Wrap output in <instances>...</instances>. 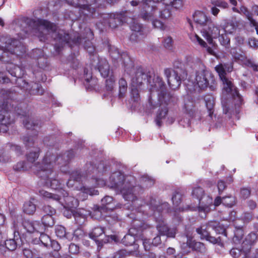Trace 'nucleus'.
I'll list each match as a JSON object with an SVG mask.
<instances>
[{"label":"nucleus","instance_id":"nucleus-1","mask_svg":"<svg viewBox=\"0 0 258 258\" xmlns=\"http://www.w3.org/2000/svg\"><path fill=\"white\" fill-rule=\"evenodd\" d=\"M31 24L34 26L33 31L38 36L40 41H45L48 39V35H51L54 41V48L55 51L59 53L61 48L66 44L71 46L70 41L76 45L81 44L84 41V47L92 55L91 60V65L94 69H97L100 72L103 77L108 76L110 73V67L107 60L105 58L100 57L95 53V48L92 45L90 40L93 39V33L89 28L85 30L86 36L82 37L77 35L76 38H71L69 33L63 30H57L56 25L50 22L42 19L37 20H31Z\"/></svg>","mask_w":258,"mask_h":258},{"label":"nucleus","instance_id":"nucleus-2","mask_svg":"<svg viewBox=\"0 0 258 258\" xmlns=\"http://www.w3.org/2000/svg\"><path fill=\"white\" fill-rule=\"evenodd\" d=\"M86 167L87 168L86 175L94 182L95 186H103L106 185L110 188L120 192L124 200L132 202L133 207L136 208L137 210L139 209V206L143 208L144 210L151 207L155 215L156 213L155 209L157 211L160 210V206L156 207L152 205H142V201L138 199L137 197V189L140 187L134 185L135 183L134 177L131 175L125 176L120 171H116L112 173L108 181L106 182L102 177L107 170V167L104 163H98L97 167L91 163L87 164ZM150 205H152V203Z\"/></svg>","mask_w":258,"mask_h":258},{"label":"nucleus","instance_id":"nucleus-3","mask_svg":"<svg viewBox=\"0 0 258 258\" xmlns=\"http://www.w3.org/2000/svg\"><path fill=\"white\" fill-rule=\"evenodd\" d=\"M0 60L9 63L7 67L9 73L16 77V83L22 89L28 91L30 94L42 95L44 90L40 85L36 83L29 84L23 78L24 71L19 66L11 62L18 56H22L26 52V48L19 40L9 37L0 38Z\"/></svg>","mask_w":258,"mask_h":258},{"label":"nucleus","instance_id":"nucleus-4","mask_svg":"<svg viewBox=\"0 0 258 258\" xmlns=\"http://www.w3.org/2000/svg\"><path fill=\"white\" fill-rule=\"evenodd\" d=\"M75 153L73 150H70L63 154L56 156L47 152L45 155L41 163H35L31 168L37 175L45 180V184L51 188L58 190L60 194L62 184L55 178V173L53 171L55 165H66L73 158Z\"/></svg>","mask_w":258,"mask_h":258},{"label":"nucleus","instance_id":"nucleus-5","mask_svg":"<svg viewBox=\"0 0 258 258\" xmlns=\"http://www.w3.org/2000/svg\"><path fill=\"white\" fill-rule=\"evenodd\" d=\"M148 82L149 84V90L150 95L149 98V104L151 107L154 108L155 106L154 105V101L153 97L155 96L158 98L159 102L163 103V101L167 103V99L168 101L173 100L174 96L166 92V87L162 79L157 74L152 73L148 79Z\"/></svg>","mask_w":258,"mask_h":258},{"label":"nucleus","instance_id":"nucleus-6","mask_svg":"<svg viewBox=\"0 0 258 258\" xmlns=\"http://www.w3.org/2000/svg\"><path fill=\"white\" fill-rule=\"evenodd\" d=\"M194 22L202 27V36L210 43L213 42V38L216 37L219 33L220 25L214 22L211 18L200 11H197L193 15Z\"/></svg>","mask_w":258,"mask_h":258},{"label":"nucleus","instance_id":"nucleus-7","mask_svg":"<svg viewBox=\"0 0 258 258\" xmlns=\"http://www.w3.org/2000/svg\"><path fill=\"white\" fill-rule=\"evenodd\" d=\"M140 208L144 209L143 208H141V206H139V209L137 210V209L135 208L136 211H138V215H137V217L133 220V227L129 229L128 234L125 235L121 239L122 243L125 245L134 246V250H131L130 252L132 254L136 255L139 254V251H138L139 244L135 243V241L139 240V236H141L142 232H143L144 231L147 229L150 228L149 225L136 219L140 217L138 215L142 211V209H140ZM145 210L146 209L143 210L144 213Z\"/></svg>","mask_w":258,"mask_h":258},{"label":"nucleus","instance_id":"nucleus-8","mask_svg":"<svg viewBox=\"0 0 258 258\" xmlns=\"http://www.w3.org/2000/svg\"><path fill=\"white\" fill-rule=\"evenodd\" d=\"M221 80L223 82V90L231 94L235 101V106L239 107L242 103V98L240 95L237 88L233 85L231 81L226 77V72H231L233 71V63L231 62L220 64L215 68Z\"/></svg>","mask_w":258,"mask_h":258},{"label":"nucleus","instance_id":"nucleus-9","mask_svg":"<svg viewBox=\"0 0 258 258\" xmlns=\"http://www.w3.org/2000/svg\"><path fill=\"white\" fill-rule=\"evenodd\" d=\"M39 194L46 199L61 203L65 209H75L79 205L78 199L73 196H70L69 194L63 189L60 190V194L62 196L63 202L61 201L62 198L57 194H52L44 190H39Z\"/></svg>","mask_w":258,"mask_h":258},{"label":"nucleus","instance_id":"nucleus-10","mask_svg":"<svg viewBox=\"0 0 258 258\" xmlns=\"http://www.w3.org/2000/svg\"><path fill=\"white\" fill-rule=\"evenodd\" d=\"M182 64L178 61L174 63V68H175L174 80L171 78L172 69L169 68L164 69V75L167 80L169 86L172 89L174 90L178 88L180 86L181 81L187 77V72L182 67Z\"/></svg>","mask_w":258,"mask_h":258},{"label":"nucleus","instance_id":"nucleus-11","mask_svg":"<svg viewBox=\"0 0 258 258\" xmlns=\"http://www.w3.org/2000/svg\"><path fill=\"white\" fill-rule=\"evenodd\" d=\"M210 78L213 80L212 74L208 71L202 70L196 73L194 79L189 81L187 88L190 91L203 90L209 85Z\"/></svg>","mask_w":258,"mask_h":258},{"label":"nucleus","instance_id":"nucleus-12","mask_svg":"<svg viewBox=\"0 0 258 258\" xmlns=\"http://www.w3.org/2000/svg\"><path fill=\"white\" fill-rule=\"evenodd\" d=\"M192 194L193 197L198 199L199 206L192 208L191 210H198L200 213L204 212L205 214L209 212V206H212V203H213L212 198L209 196L204 195V191L200 187L194 188Z\"/></svg>","mask_w":258,"mask_h":258},{"label":"nucleus","instance_id":"nucleus-13","mask_svg":"<svg viewBox=\"0 0 258 258\" xmlns=\"http://www.w3.org/2000/svg\"><path fill=\"white\" fill-rule=\"evenodd\" d=\"M109 52L112 58L117 61H121L124 67V71L128 74H130L131 70L134 68V65L128 54L123 52L120 53L117 48L114 46H110Z\"/></svg>","mask_w":258,"mask_h":258},{"label":"nucleus","instance_id":"nucleus-14","mask_svg":"<svg viewBox=\"0 0 258 258\" xmlns=\"http://www.w3.org/2000/svg\"><path fill=\"white\" fill-rule=\"evenodd\" d=\"M126 13L104 14L101 16V23L104 27L116 28L118 25L128 21Z\"/></svg>","mask_w":258,"mask_h":258},{"label":"nucleus","instance_id":"nucleus-15","mask_svg":"<svg viewBox=\"0 0 258 258\" xmlns=\"http://www.w3.org/2000/svg\"><path fill=\"white\" fill-rule=\"evenodd\" d=\"M154 8L155 7L153 5H152V7L144 5L145 10L141 13V17L145 21L151 22L154 27L163 30L164 29L163 23L157 19L159 12Z\"/></svg>","mask_w":258,"mask_h":258},{"label":"nucleus","instance_id":"nucleus-16","mask_svg":"<svg viewBox=\"0 0 258 258\" xmlns=\"http://www.w3.org/2000/svg\"><path fill=\"white\" fill-rule=\"evenodd\" d=\"M121 208L120 205L116 204L110 196H105L101 200V206L93 213H88V214L96 219H100L103 216L102 212L107 210H113L114 209Z\"/></svg>","mask_w":258,"mask_h":258},{"label":"nucleus","instance_id":"nucleus-17","mask_svg":"<svg viewBox=\"0 0 258 258\" xmlns=\"http://www.w3.org/2000/svg\"><path fill=\"white\" fill-rule=\"evenodd\" d=\"M23 123L27 130L35 131L33 136L24 137L23 141L26 146L30 147L34 145L37 134L36 128L38 127V121L34 120L29 115L23 116Z\"/></svg>","mask_w":258,"mask_h":258},{"label":"nucleus","instance_id":"nucleus-18","mask_svg":"<svg viewBox=\"0 0 258 258\" xmlns=\"http://www.w3.org/2000/svg\"><path fill=\"white\" fill-rule=\"evenodd\" d=\"M22 243L19 232L16 227L15 222L14 223L13 237L5 241L4 244H0V252L2 254L6 251V249L10 251L16 249L18 246Z\"/></svg>","mask_w":258,"mask_h":258},{"label":"nucleus","instance_id":"nucleus-19","mask_svg":"<svg viewBox=\"0 0 258 258\" xmlns=\"http://www.w3.org/2000/svg\"><path fill=\"white\" fill-rule=\"evenodd\" d=\"M9 103L7 100L0 104V130L4 133L8 131V125L13 122L9 112Z\"/></svg>","mask_w":258,"mask_h":258},{"label":"nucleus","instance_id":"nucleus-20","mask_svg":"<svg viewBox=\"0 0 258 258\" xmlns=\"http://www.w3.org/2000/svg\"><path fill=\"white\" fill-rule=\"evenodd\" d=\"M234 29V26L231 24L228 23L225 27L220 25L219 33L216 37L213 38V39L218 38L220 44L225 48H228L230 46V40L226 33L231 34L233 33Z\"/></svg>","mask_w":258,"mask_h":258},{"label":"nucleus","instance_id":"nucleus-21","mask_svg":"<svg viewBox=\"0 0 258 258\" xmlns=\"http://www.w3.org/2000/svg\"><path fill=\"white\" fill-rule=\"evenodd\" d=\"M167 100V103H165L164 101L163 103H161V102H159L160 103V108H159L158 111L157 112L156 118L155 119V121L157 125L159 127H160L162 125V120L165 119L166 116L168 109L167 107V105L169 104L170 102H172L175 101V98L172 100H170V101H168L167 99H165Z\"/></svg>","mask_w":258,"mask_h":258},{"label":"nucleus","instance_id":"nucleus-22","mask_svg":"<svg viewBox=\"0 0 258 258\" xmlns=\"http://www.w3.org/2000/svg\"><path fill=\"white\" fill-rule=\"evenodd\" d=\"M132 21L130 27L133 32L130 36V40L132 41H137L143 37V27L137 21L134 20Z\"/></svg>","mask_w":258,"mask_h":258},{"label":"nucleus","instance_id":"nucleus-23","mask_svg":"<svg viewBox=\"0 0 258 258\" xmlns=\"http://www.w3.org/2000/svg\"><path fill=\"white\" fill-rule=\"evenodd\" d=\"M157 228L162 235H166L167 237L174 238L176 234L175 228H169L163 220H159Z\"/></svg>","mask_w":258,"mask_h":258},{"label":"nucleus","instance_id":"nucleus-24","mask_svg":"<svg viewBox=\"0 0 258 258\" xmlns=\"http://www.w3.org/2000/svg\"><path fill=\"white\" fill-rule=\"evenodd\" d=\"M186 244L193 250L204 253L206 251V248L204 244L200 242H197L192 240V237L189 233L186 234Z\"/></svg>","mask_w":258,"mask_h":258},{"label":"nucleus","instance_id":"nucleus-25","mask_svg":"<svg viewBox=\"0 0 258 258\" xmlns=\"http://www.w3.org/2000/svg\"><path fill=\"white\" fill-rule=\"evenodd\" d=\"M174 0H144V5L152 7L155 6L154 9L158 10L163 8L164 6H171Z\"/></svg>","mask_w":258,"mask_h":258},{"label":"nucleus","instance_id":"nucleus-26","mask_svg":"<svg viewBox=\"0 0 258 258\" xmlns=\"http://www.w3.org/2000/svg\"><path fill=\"white\" fill-rule=\"evenodd\" d=\"M151 75L152 73L151 72H149L148 74H145L141 70H138L136 73L135 77L132 80L131 85L135 87H140V86L142 85L143 81L145 80L146 79L148 80V79L149 78V76Z\"/></svg>","mask_w":258,"mask_h":258},{"label":"nucleus","instance_id":"nucleus-27","mask_svg":"<svg viewBox=\"0 0 258 258\" xmlns=\"http://www.w3.org/2000/svg\"><path fill=\"white\" fill-rule=\"evenodd\" d=\"M22 225L24 228L29 233H33L35 231L40 232V231L43 230V228H41L39 223L38 222H32L29 220H24L23 222Z\"/></svg>","mask_w":258,"mask_h":258},{"label":"nucleus","instance_id":"nucleus-28","mask_svg":"<svg viewBox=\"0 0 258 258\" xmlns=\"http://www.w3.org/2000/svg\"><path fill=\"white\" fill-rule=\"evenodd\" d=\"M204 100L207 109L208 115L211 118H212L215 105L214 97L211 95H207L205 96Z\"/></svg>","mask_w":258,"mask_h":258},{"label":"nucleus","instance_id":"nucleus-29","mask_svg":"<svg viewBox=\"0 0 258 258\" xmlns=\"http://www.w3.org/2000/svg\"><path fill=\"white\" fill-rule=\"evenodd\" d=\"M40 235L38 239L36 238L33 240V243L36 244H41L44 247H48L50 245L51 240L50 237L47 234L43 233L40 231Z\"/></svg>","mask_w":258,"mask_h":258},{"label":"nucleus","instance_id":"nucleus-30","mask_svg":"<svg viewBox=\"0 0 258 258\" xmlns=\"http://www.w3.org/2000/svg\"><path fill=\"white\" fill-rule=\"evenodd\" d=\"M84 178V177L81 174L80 171H73L70 175V179L67 182V186L68 187H73L75 182L82 180V179Z\"/></svg>","mask_w":258,"mask_h":258},{"label":"nucleus","instance_id":"nucleus-31","mask_svg":"<svg viewBox=\"0 0 258 258\" xmlns=\"http://www.w3.org/2000/svg\"><path fill=\"white\" fill-rule=\"evenodd\" d=\"M209 229L214 230L217 234H224L226 236L225 227L216 221H212L208 224Z\"/></svg>","mask_w":258,"mask_h":258},{"label":"nucleus","instance_id":"nucleus-32","mask_svg":"<svg viewBox=\"0 0 258 258\" xmlns=\"http://www.w3.org/2000/svg\"><path fill=\"white\" fill-rule=\"evenodd\" d=\"M184 108L185 112L190 116H193L195 112V106L192 100L189 99L188 97L184 100Z\"/></svg>","mask_w":258,"mask_h":258},{"label":"nucleus","instance_id":"nucleus-33","mask_svg":"<svg viewBox=\"0 0 258 258\" xmlns=\"http://www.w3.org/2000/svg\"><path fill=\"white\" fill-rule=\"evenodd\" d=\"M191 39L192 41L195 42H198V43L201 46L203 47H207V51L209 54L211 55H215V52L214 50L210 47H207V43L197 34H195L192 37H191Z\"/></svg>","mask_w":258,"mask_h":258},{"label":"nucleus","instance_id":"nucleus-34","mask_svg":"<svg viewBox=\"0 0 258 258\" xmlns=\"http://www.w3.org/2000/svg\"><path fill=\"white\" fill-rule=\"evenodd\" d=\"M103 234H104L103 228L97 227L92 229L91 232L89 233V235L91 239L95 241H99V240H97V239L102 236Z\"/></svg>","mask_w":258,"mask_h":258},{"label":"nucleus","instance_id":"nucleus-35","mask_svg":"<svg viewBox=\"0 0 258 258\" xmlns=\"http://www.w3.org/2000/svg\"><path fill=\"white\" fill-rule=\"evenodd\" d=\"M41 222L43 224V226L41 225H40V226L41 228H42V227L43 228V230L46 227H51L53 226L55 223L52 215H44L41 219Z\"/></svg>","mask_w":258,"mask_h":258},{"label":"nucleus","instance_id":"nucleus-36","mask_svg":"<svg viewBox=\"0 0 258 258\" xmlns=\"http://www.w3.org/2000/svg\"><path fill=\"white\" fill-rule=\"evenodd\" d=\"M171 6H164L163 8L160 9H159L158 10L159 12V13L158 14V16L162 19H164L169 18L171 15Z\"/></svg>","mask_w":258,"mask_h":258},{"label":"nucleus","instance_id":"nucleus-37","mask_svg":"<svg viewBox=\"0 0 258 258\" xmlns=\"http://www.w3.org/2000/svg\"><path fill=\"white\" fill-rule=\"evenodd\" d=\"M84 72V78L85 80L87 83L89 84V87L91 88H93L97 83V80L95 78L92 77L91 73L89 72V71L87 69H85Z\"/></svg>","mask_w":258,"mask_h":258},{"label":"nucleus","instance_id":"nucleus-38","mask_svg":"<svg viewBox=\"0 0 258 258\" xmlns=\"http://www.w3.org/2000/svg\"><path fill=\"white\" fill-rule=\"evenodd\" d=\"M119 98H122L124 97L127 90L126 81L123 78H121L119 80Z\"/></svg>","mask_w":258,"mask_h":258},{"label":"nucleus","instance_id":"nucleus-39","mask_svg":"<svg viewBox=\"0 0 258 258\" xmlns=\"http://www.w3.org/2000/svg\"><path fill=\"white\" fill-rule=\"evenodd\" d=\"M112 74V72L110 70L109 75L105 77H108V78L106 80V89L108 92H111L112 91L114 88L115 81V77Z\"/></svg>","mask_w":258,"mask_h":258},{"label":"nucleus","instance_id":"nucleus-40","mask_svg":"<svg viewBox=\"0 0 258 258\" xmlns=\"http://www.w3.org/2000/svg\"><path fill=\"white\" fill-rule=\"evenodd\" d=\"M36 210L35 205L31 201L26 202L23 206V211L27 214H33Z\"/></svg>","mask_w":258,"mask_h":258},{"label":"nucleus","instance_id":"nucleus-41","mask_svg":"<svg viewBox=\"0 0 258 258\" xmlns=\"http://www.w3.org/2000/svg\"><path fill=\"white\" fill-rule=\"evenodd\" d=\"M140 183L142 187L147 188L152 186L154 183V181L148 176L144 175L141 177Z\"/></svg>","mask_w":258,"mask_h":258},{"label":"nucleus","instance_id":"nucleus-42","mask_svg":"<svg viewBox=\"0 0 258 258\" xmlns=\"http://www.w3.org/2000/svg\"><path fill=\"white\" fill-rule=\"evenodd\" d=\"M79 195H86L85 196L84 198H83L82 200H84L86 197H87V195H90L91 196L92 195H97L98 194V191L97 190H96L93 188L91 187H86L85 186H83L81 188V190L79 191Z\"/></svg>","mask_w":258,"mask_h":258},{"label":"nucleus","instance_id":"nucleus-43","mask_svg":"<svg viewBox=\"0 0 258 258\" xmlns=\"http://www.w3.org/2000/svg\"><path fill=\"white\" fill-rule=\"evenodd\" d=\"M207 226H202L196 229L197 232L201 235V239H206L210 235V230Z\"/></svg>","mask_w":258,"mask_h":258},{"label":"nucleus","instance_id":"nucleus-44","mask_svg":"<svg viewBox=\"0 0 258 258\" xmlns=\"http://www.w3.org/2000/svg\"><path fill=\"white\" fill-rule=\"evenodd\" d=\"M222 204L226 207H232L236 204V198L231 196L224 197L222 198Z\"/></svg>","mask_w":258,"mask_h":258},{"label":"nucleus","instance_id":"nucleus-45","mask_svg":"<svg viewBox=\"0 0 258 258\" xmlns=\"http://www.w3.org/2000/svg\"><path fill=\"white\" fill-rule=\"evenodd\" d=\"M239 14L244 15L249 20L250 23L255 20L252 18V14L244 6L240 7L239 9Z\"/></svg>","mask_w":258,"mask_h":258},{"label":"nucleus","instance_id":"nucleus-46","mask_svg":"<svg viewBox=\"0 0 258 258\" xmlns=\"http://www.w3.org/2000/svg\"><path fill=\"white\" fill-rule=\"evenodd\" d=\"M257 239V235L254 232H251L249 233L246 237L245 240L243 241L242 242H244L245 244L244 245L246 247L248 245H249L251 248V245L255 242Z\"/></svg>","mask_w":258,"mask_h":258},{"label":"nucleus","instance_id":"nucleus-47","mask_svg":"<svg viewBox=\"0 0 258 258\" xmlns=\"http://www.w3.org/2000/svg\"><path fill=\"white\" fill-rule=\"evenodd\" d=\"M55 233L57 237L60 238H68V233L66 232V228L61 225H57L55 227Z\"/></svg>","mask_w":258,"mask_h":258},{"label":"nucleus","instance_id":"nucleus-48","mask_svg":"<svg viewBox=\"0 0 258 258\" xmlns=\"http://www.w3.org/2000/svg\"><path fill=\"white\" fill-rule=\"evenodd\" d=\"M243 230L239 229L236 230L233 237L232 240L234 243L236 245L240 244L243 238Z\"/></svg>","mask_w":258,"mask_h":258},{"label":"nucleus","instance_id":"nucleus-49","mask_svg":"<svg viewBox=\"0 0 258 258\" xmlns=\"http://www.w3.org/2000/svg\"><path fill=\"white\" fill-rule=\"evenodd\" d=\"M39 149H36L33 152H30L27 155V160L28 161L33 163L37 159V158L39 157Z\"/></svg>","mask_w":258,"mask_h":258},{"label":"nucleus","instance_id":"nucleus-50","mask_svg":"<svg viewBox=\"0 0 258 258\" xmlns=\"http://www.w3.org/2000/svg\"><path fill=\"white\" fill-rule=\"evenodd\" d=\"M238 61L243 62L248 66L252 67L254 70H256L257 69V66L254 64L251 60L248 59L243 54L240 56Z\"/></svg>","mask_w":258,"mask_h":258},{"label":"nucleus","instance_id":"nucleus-51","mask_svg":"<svg viewBox=\"0 0 258 258\" xmlns=\"http://www.w3.org/2000/svg\"><path fill=\"white\" fill-rule=\"evenodd\" d=\"M37 68L40 70H45L47 67V58L43 55L42 57L37 58Z\"/></svg>","mask_w":258,"mask_h":258},{"label":"nucleus","instance_id":"nucleus-52","mask_svg":"<svg viewBox=\"0 0 258 258\" xmlns=\"http://www.w3.org/2000/svg\"><path fill=\"white\" fill-rule=\"evenodd\" d=\"M140 239L142 241V244L144 246V249L146 251H149L151 249L152 244L150 242V240L145 238L143 236V232L141 233V236H139V240Z\"/></svg>","mask_w":258,"mask_h":258},{"label":"nucleus","instance_id":"nucleus-53","mask_svg":"<svg viewBox=\"0 0 258 258\" xmlns=\"http://www.w3.org/2000/svg\"><path fill=\"white\" fill-rule=\"evenodd\" d=\"M182 197V196L181 194L179 192L175 191L172 198V201L173 205L176 206H178L181 201Z\"/></svg>","mask_w":258,"mask_h":258},{"label":"nucleus","instance_id":"nucleus-54","mask_svg":"<svg viewBox=\"0 0 258 258\" xmlns=\"http://www.w3.org/2000/svg\"><path fill=\"white\" fill-rule=\"evenodd\" d=\"M163 45L166 49L171 50L173 48V40L171 37H167L163 41Z\"/></svg>","mask_w":258,"mask_h":258},{"label":"nucleus","instance_id":"nucleus-55","mask_svg":"<svg viewBox=\"0 0 258 258\" xmlns=\"http://www.w3.org/2000/svg\"><path fill=\"white\" fill-rule=\"evenodd\" d=\"M211 4L213 6L223 9L227 8L228 6V3L222 0H211Z\"/></svg>","mask_w":258,"mask_h":258},{"label":"nucleus","instance_id":"nucleus-56","mask_svg":"<svg viewBox=\"0 0 258 258\" xmlns=\"http://www.w3.org/2000/svg\"><path fill=\"white\" fill-rule=\"evenodd\" d=\"M31 55L34 59L37 60V58H39L44 55V52L42 49L36 48L32 50Z\"/></svg>","mask_w":258,"mask_h":258},{"label":"nucleus","instance_id":"nucleus-57","mask_svg":"<svg viewBox=\"0 0 258 258\" xmlns=\"http://www.w3.org/2000/svg\"><path fill=\"white\" fill-rule=\"evenodd\" d=\"M14 169L16 171H25L28 169L27 166L23 161L18 162L14 166Z\"/></svg>","mask_w":258,"mask_h":258},{"label":"nucleus","instance_id":"nucleus-58","mask_svg":"<svg viewBox=\"0 0 258 258\" xmlns=\"http://www.w3.org/2000/svg\"><path fill=\"white\" fill-rule=\"evenodd\" d=\"M10 159V156L6 151L0 150V162H7L9 161Z\"/></svg>","mask_w":258,"mask_h":258},{"label":"nucleus","instance_id":"nucleus-59","mask_svg":"<svg viewBox=\"0 0 258 258\" xmlns=\"http://www.w3.org/2000/svg\"><path fill=\"white\" fill-rule=\"evenodd\" d=\"M248 44L250 47L253 49L258 48V40L254 37L249 38L248 39Z\"/></svg>","mask_w":258,"mask_h":258},{"label":"nucleus","instance_id":"nucleus-60","mask_svg":"<svg viewBox=\"0 0 258 258\" xmlns=\"http://www.w3.org/2000/svg\"><path fill=\"white\" fill-rule=\"evenodd\" d=\"M250 195V189L249 188H242L240 190V197L243 199L248 198Z\"/></svg>","mask_w":258,"mask_h":258},{"label":"nucleus","instance_id":"nucleus-61","mask_svg":"<svg viewBox=\"0 0 258 258\" xmlns=\"http://www.w3.org/2000/svg\"><path fill=\"white\" fill-rule=\"evenodd\" d=\"M79 247L77 245L74 243H71L69 245V251L70 253L73 254H76L79 252Z\"/></svg>","mask_w":258,"mask_h":258},{"label":"nucleus","instance_id":"nucleus-62","mask_svg":"<svg viewBox=\"0 0 258 258\" xmlns=\"http://www.w3.org/2000/svg\"><path fill=\"white\" fill-rule=\"evenodd\" d=\"M139 87L138 86H133L132 85L131 87V95L132 97L134 98L135 101H137L139 98V94L138 91V88Z\"/></svg>","mask_w":258,"mask_h":258},{"label":"nucleus","instance_id":"nucleus-63","mask_svg":"<svg viewBox=\"0 0 258 258\" xmlns=\"http://www.w3.org/2000/svg\"><path fill=\"white\" fill-rule=\"evenodd\" d=\"M226 184L223 180H220L218 181L217 183V187L219 195H221L222 193L223 190L226 188Z\"/></svg>","mask_w":258,"mask_h":258},{"label":"nucleus","instance_id":"nucleus-64","mask_svg":"<svg viewBox=\"0 0 258 258\" xmlns=\"http://www.w3.org/2000/svg\"><path fill=\"white\" fill-rule=\"evenodd\" d=\"M43 211L46 214V215H53L55 213V210L50 206H45L43 207Z\"/></svg>","mask_w":258,"mask_h":258}]
</instances>
